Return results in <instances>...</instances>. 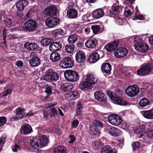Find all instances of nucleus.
I'll return each mask as SVG.
<instances>
[{"instance_id":"obj_61","label":"nucleus","mask_w":153,"mask_h":153,"mask_svg":"<svg viewBox=\"0 0 153 153\" xmlns=\"http://www.w3.org/2000/svg\"><path fill=\"white\" fill-rule=\"evenodd\" d=\"M127 69L126 68H124L120 70V71L122 72V73L124 76H126L128 74V73H127Z\"/></svg>"},{"instance_id":"obj_55","label":"nucleus","mask_w":153,"mask_h":153,"mask_svg":"<svg viewBox=\"0 0 153 153\" xmlns=\"http://www.w3.org/2000/svg\"><path fill=\"white\" fill-rule=\"evenodd\" d=\"M82 108V105L79 102L77 104V114H80L81 110Z\"/></svg>"},{"instance_id":"obj_48","label":"nucleus","mask_w":153,"mask_h":153,"mask_svg":"<svg viewBox=\"0 0 153 153\" xmlns=\"http://www.w3.org/2000/svg\"><path fill=\"white\" fill-rule=\"evenodd\" d=\"M68 41L70 44L74 43L76 41V38L73 36H70L68 37Z\"/></svg>"},{"instance_id":"obj_12","label":"nucleus","mask_w":153,"mask_h":153,"mask_svg":"<svg viewBox=\"0 0 153 153\" xmlns=\"http://www.w3.org/2000/svg\"><path fill=\"white\" fill-rule=\"evenodd\" d=\"M119 43V40H115L105 45V48L107 51L111 52L114 51L118 47Z\"/></svg>"},{"instance_id":"obj_31","label":"nucleus","mask_w":153,"mask_h":153,"mask_svg":"<svg viewBox=\"0 0 153 153\" xmlns=\"http://www.w3.org/2000/svg\"><path fill=\"white\" fill-rule=\"evenodd\" d=\"M73 88L72 85L67 82L63 83L61 86L62 90L63 92L69 91L71 90Z\"/></svg>"},{"instance_id":"obj_25","label":"nucleus","mask_w":153,"mask_h":153,"mask_svg":"<svg viewBox=\"0 0 153 153\" xmlns=\"http://www.w3.org/2000/svg\"><path fill=\"white\" fill-rule=\"evenodd\" d=\"M85 80L91 82L92 84H96L97 81V79L95 76L91 74H88L87 75Z\"/></svg>"},{"instance_id":"obj_11","label":"nucleus","mask_w":153,"mask_h":153,"mask_svg":"<svg viewBox=\"0 0 153 153\" xmlns=\"http://www.w3.org/2000/svg\"><path fill=\"white\" fill-rule=\"evenodd\" d=\"M58 18L55 17H48L45 20L46 25L48 27L53 28L57 26L59 23Z\"/></svg>"},{"instance_id":"obj_47","label":"nucleus","mask_w":153,"mask_h":153,"mask_svg":"<svg viewBox=\"0 0 153 153\" xmlns=\"http://www.w3.org/2000/svg\"><path fill=\"white\" fill-rule=\"evenodd\" d=\"M51 86H49L48 85H47L45 86V92L48 94V96L52 94V89Z\"/></svg>"},{"instance_id":"obj_60","label":"nucleus","mask_w":153,"mask_h":153,"mask_svg":"<svg viewBox=\"0 0 153 153\" xmlns=\"http://www.w3.org/2000/svg\"><path fill=\"white\" fill-rule=\"evenodd\" d=\"M146 136L150 138H153V131H149L146 134Z\"/></svg>"},{"instance_id":"obj_26","label":"nucleus","mask_w":153,"mask_h":153,"mask_svg":"<svg viewBox=\"0 0 153 153\" xmlns=\"http://www.w3.org/2000/svg\"><path fill=\"white\" fill-rule=\"evenodd\" d=\"M25 48L30 50H36L38 49L37 45L34 43L26 42L24 45Z\"/></svg>"},{"instance_id":"obj_14","label":"nucleus","mask_w":153,"mask_h":153,"mask_svg":"<svg viewBox=\"0 0 153 153\" xmlns=\"http://www.w3.org/2000/svg\"><path fill=\"white\" fill-rule=\"evenodd\" d=\"M128 53V51L124 47H120L114 52L115 55L118 58L123 57L126 56Z\"/></svg>"},{"instance_id":"obj_46","label":"nucleus","mask_w":153,"mask_h":153,"mask_svg":"<svg viewBox=\"0 0 153 153\" xmlns=\"http://www.w3.org/2000/svg\"><path fill=\"white\" fill-rule=\"evenodd\" d=\"M91 28L92 30L94 33V34L97 33L100 31V30L99 25H92L91 27Z\"/></svg>"},{"instance_id":"obj_19","label":"nucleus","mask_w":153,"mask_h":153,"mask_svg":"<svg viewBox=\"0 0 153 153\" xmlns=\"http://www.w3.org/2000/svg\"><path fill=\"white\" fill-rule=\"evenodd\" d=\"M97 44V39L94 38L88 39L85 42V46L89 48H95Z\"/></svg>"},{"instance_id":"obj_54","label":"nucleus","mask_w":153,"mask_h":153,"mask_svg":"<svg viewBox=\"0 0 153 153\" xmlns=\"http://www.w3.org/2000/svg\"><path fill=\"white\" fill-rule=\"evenodd\" d=\"M21 149V147L19 145L16 144L13 147H12L13 151L14 152H17Z\"/></svg>"},{"instance_id":"obj_51","label":"nucleus","mask_w":153,"mask_h":153,"mask_svg":"<svg viewBox=\"0 0 153 153\" xmlns=\"http://www.w3.org/2000/svg\"><path fill=\"white\" fill-rule=\"evenodd\" d=\"M93 123L96 126L100 127L102 128L103 127V125L101 122L97 120H94L93 122Z\"/></svg>"},{"instance_id":"obj_17","label":"nucleus","mask_w":153,"mask_h":153,"mask_svg":"<svg viewBox=\"0 0 153 153\" xmlns=\"http://www.w3.org/2000/svg\"><path fill=\"white\" fill-rule=\"evenodd\" d=\"M32 129L31 126L29 124H26L22 126L21 128L20 132L22 134L27 135L31 133Z\"/></svg>"},{"instance_id":"obj_44","label":"nucleus","mask_w":153,"mask_h":153,"mask_svg":"<svg viewBox=\"0 0 153 153\" xmlns=\"http://www.w3.org/2000/svg\"><path fill=\"white\" fill-rule=\"evenodd\" d=\"M102 145L100 141L99 140L95 141L92 144V147L95 150L100 149Z\"/></svg>"},{"instance_id":"obj_63","label":"nucleus","mask_w":153,"mask_h":153,"mask_svg":"<svg viewBox=\"0 0 153 153\" xmlns=\"http://www.w3.org/2000/svg\"><path fill=\"white\" fill-rule=\"evenodd\" d=\"M18 38V36L16 34H13L9 36V38L10 39H16Z\"/></svg>"},{"instance_id":"obj_13","label":"nucleus","mask_w":153,"mask_h":153,"mask_svg":"<svg viewBox=\"0 0 153 153\" xmlns=\"http://www.w3.org/2000/svg\"><path fill=\"white\" fill-rule=\"evenodd\" d=\"M134 47L137 51L142 53L146 52L149 48L148 45L142 42L136 43L134 45Z\"/></svg>"},{"instance_id":"obj_10","label":"nucleus","mask_w":153,"mask_h":153,"mask_svg":"<svg viewBox=\"0 0 153 153\" xmlns=\"http://www.w3.org/2000/svg\"><path fill=\"white\" fill-rule=\"evenodd\" d=\"M64 75L68 81L75 82L76 81V73L72 70H67L65 72Z\"/></svg>"},{"instance_id":"obj_43","label":"nucleus","mask_w":153,"mask_h":153,"mask_svg":"<svg viewBox=\"0 0 153 153\" xmlns=\"http://www.w3.org/2000/svg\"><path fill=\"white\" fill-rule=\"evenodd\" d=\"M74 46L73 45H67L65 46V50L67 53H71L74 51Z\"/></svg>"},{"instance_id":"obj_1","label":"nucleus","mask_w":153,"mask_h":153,"mask_svg":"<svg viewBox=\"0 0 153 153\" xmlns=\"http://www.w3.org/2000/svg\"><path fill=\"white\" fill-rule=\"evenodd\" d=\"M48 142V139L45 136L40 137H36L31 140L30 142L31 146L36 149H39L47 145Z\"/></svg>"},{"instance_id":"obj_6","label":"nucleus","mask_w":153,"mask_h":153,"mask_svg":"<svg viewBox=\"0 0 153 153\" xmlns=\"http://www.w3.org/2000/svg\"><path fill=\"white\" fill-rule=\"evenodd\" d=\"M139 92V89L138 86L136 85L128 86L125 90L126 94L130 97H134L137 95Z\"/></svg>"},{"instance_id":"obj_37","label":"nucleus","mask_w":153,"mask_h":153,"mask_svg":"<svg viewBox=\"0 0 153 153\" xmlns=\"http://www.w3.org/2000/svg\"><path fill=\"white\" fill-rule=\"evenodd\" d=\"M53 42V40L50 38L44 39L41 40L40 43L42 45L45 46L51 45Z\"/></svg>"},{"instance_id":"obj_27","label":"nucleus","mask_w":153,"mask_h":153,"mask_svg":"<svg viewBox=\"0 0 153 153\" xmlns=\"http://www.w3.org/2000/svg\"><path fill=\"white\" fill-rule=\"evenodd\" d=\"M28 4V2L26 0H19L18 1L16 4V7L18 10H23L24 7Z\"/></svg>"},{"instance_id":"obj_18","label":"nucleus","mask_w":153,"mask_h":153,"mask_svg":"<svg viewBox=\"0 0 153 153\" xmlns=\"http://www.w3.org/2000/svg\"><path fill=\"white\" fill-rule=\"evenodd\" d=\"M92 84L87 80L80 83L79 88L84 91L88 89L91 90L92 88Z\"/></svg>"},{"instance_id":"obj_40","label":"nucleus","mask_w":153,"mask_h":153,"mask_svg":"<svg viewBox=\"0 0 153 153\" xmlns=\"http://www.w3.org/2000/svg\"><path fill=\"white\" fill-rule=\"evenodd\" d=\"M49 114L51 118H54L58 114V111L55 108H51L49 110Z\"/></svg>"},{"instance_id":"obj_59","label":"nucleus","mask_w":153,"mask_h":153,"mask_svg":"<svg viewBox=\"0 0 153 153\" xmlns=\"http://www.w3.org/2000/svg\"><path fill=\"white\" fill-rule=\"evenodd\" d=\"M140 130L141 132H145L146 131V127L145 126L143 125H140L139 126Z\"/></svg>"},{"instance_id":"obj_39","label":"nucleus","mask_w":153,"mask_h":153,"mask_svg":"<svg viewBox=\"0 0 153 153\" xmlns=\"http://www.w3.org/2000/svg\"><path fill=\"white\" fill-rule=\"evenodd\" d=\"M67 14L68 16L70 18H74L76 15V11L75 9H71L68 11Z\"/></svg>"},{"instance_id":"obj_5","label":"nucleus","mask_w":153,"mask_h":153,"mask_svg":"<svg viewBox=\"0 0 153 153\" xmlns=\"http://www.w3.org/2000/svg\"><path fill=\"white\" fill-rule=\"evenodd\" d=\"M57 13V9L56 7L53 5L47 7L43 12L44 15L45 17L56 16Z\"/></svg>"},{"instance_id":"obj_15","label":"nucleus","mask_w":153,"mask_h":153,"mask_svg":"<svg viewBox=\"0 0 153 153\" xmlns=\"http://www.w3.org/2000/svg\"><path fill=\"white\" fill-rule=\"evenodd\" d=\"M107 129L109 134L114 137L119 136L121 133V131L119 128L114 127L108 126L107 127Z\"/></svg>"},{"instance_id":"obj_30","label":"nucleus","mask_w":153,"mask_h":153,"mask_svg":"<svg viewBox=\"0 0 153 153\" xmlns=\"http://www.w3.org/2000/svg\"><path fill=\"white\" fill-rule=\"evenodd\" d=\"M100 56L96 52L93 53L88 58V60L91 63H94L97 62L99 59Z\"/></svg>"},{"instance_id":"obj_38","label":"nucleus","mask_w":153,"mask_h":153,"mask_svg":"<svg viewBox=\"0 0 153 153\" xmlns=\"http://www.w3.org/2000/svg\"><path fill=\"white\" fill-rule=\"evenodd\" d=\"M60 57V56L58 53L53 52L51 54L50 59L52 62H55L58 60Z\"/></svg>"},{"instance_id":"obj_56","label":"nucleus","mask_w":153,"mask_h":153,"mask_svg":"<svg viewBox=\"0 0 153 153\" xmlns=\"http://www.w3.org/2000/svg\"><path fill=\"white\" fill-rule=\"evenodd\" d=\"M20 120H21L18 117V116L16 114L12 117L10 119V121H15Z\"/></svg>"},{"instance_id":"obj_49","label":"nucleus","mask_w":153,"mask_h":153,"mask_svg":"<svg viewBox=\"0 0 153 153\" xmlns=\"http://www.w3.org/2000/svg\"><path fill=\"white\" fill-rule=\"evenodd\" d=\"M132 147L134 150L138 149L140 146V143L137 142H134L132 143Z\"/></svg>"},{"instance_id":"obj_20","label":"nucleus","mask_w":153,"mask_h":153,"mask_svg":"<svg viewBox=\"0 0 153 153\" xmlns=\"http://www.w3.org/2000/svg\"><path fill=\"white\" fill-rule=\"evenodd\" d=\"M62 47V44L59 42H52L50 45L49 50L51 51H57L60 49Z\"/></svg>"},{"instance_id":"obj_64","label":"nucleus","mask_w":153,"mask_h":153,"mask_svg":"<svg viewBox=\"0 0 153 153\" xmlns=\"http://www.w3.org/2000/svg\"><path fill=\"white\" fill-rule=\"evenodd\" d=\"M43 112L44 118L45 119H47L48 117V115L47 111L46 110L43 109Z\"/></svg>"},{"instance_id":"obj_9","label":"nucleus","mask_w":153,"mask_h":153,"mask_svg":"<svg viewBox=\"0 0 153 153\" xmlns=\"http://www.w3.org/2000/svg\"><path fill=\"white\" fill-rule=\"evenodd\" d=\"M37 27V23L33 20L30 19L26 21L24 24L23 27L26 31H33Z\"/></svg>"},{"instance_id":"obj_2","label":"nucleus","mask_w":153,"mask_h":153,"mask_svg":"<svg viewBox=\"0 0 153 153\" xmlns=\"http://www.w3.org/2000/svg\"><path fill=\"white\" fill-rule=\"evenodd\" d=\"M107 94L114 103L116 104L123 105L128 104V103L125 100L121 98L122 95V91H117L116 92V94L114 96L112 95V93L110 92L107 93Z\"/></svg>"},{"instance_id":"obj_45","label":"nucleus","mask_w":153,"mask_h":153,"mask_svg":"<svg viewBox=\"0 0 153 153\" xmlns=\"http://www.w3.org/2000/svg\"><path fill=\"white\" fill-rule=\"evenodd\" d=\"M77 47H82L84 45V39L81 38L80 36L77 37Z\"/></svg>"},{"instance_id":"obj_3","label":"nucleus","mask_w":153,"mask_h":153,"mask_svg":"<svg viewBox=\"0 0 153 153\" xmlns=\"http://www.w3.org/2000/svg\"><path fill=\"white\" fill-rule=\"evenodd\" d=\"M153 70V65L150 63H146L141 65L137 72L139 75H146L149 74Z\"/></svg>"},{"instance_id":"obj_22","label":"nucleus","mask_w":153,"mask_h":153,"mask_svg":"<svg viewBox=\"0 0 153 153\" xmlns=\"http://www.w3.org/2000/svg\"><path fill=\"white\" fill-rule=\"evenodd\" d=\"M63 30L62 29H56L52 33V37L55 40H58V39L61 38L62 36Z\"/></svg>"},{"instance_id":"obj_16","label":"nucleus","mask_w":153,"mask_h":153,"mask_svg":"<svg viewBox=\"0 0 153 153\" xmlns=\"http://www.w3.org/2000/svg\"><path fill=\"white\" fill-rule=\"evenodd\" d=\"M94 96L95 99L99 102H105L106 101L105 95L101 91H97L95 92Z\"/></svg>"},{"instance_id":"obj_42","label":"nucleus","mask_w":153,"mask_h":153,"mask_svg":"<svg viewBox=\"0 0 153 153\" xmlns=\"http://www.w3.org/2000/svg\"><path fill=\"white\" fill-rule=\"evenodd\" d=\"M123 8V7L121 5H116L115 4H114L111 7V10L113 11L116 12L117 13H119L122 11Z\"/></svg>"},{"instance_id":"obj_7","label":"nucleus","mask_w":153,"mask_h":153,"mask_svg":"<svg viewBox=\"0 0 153 153\" xmlns=\"http://www.w3.org/2000/svg\"><path fill=\"white\" fill-rule=\"evenodd\" d=\"M109 122L114 126H118L122 122L121 117L119 115L113 114L110 115L108 118Z\"/></svg>"},{"instance_id":"obj_35","label":"nucleus","mask_w":153,"mask_h":153,"mask_svg":"<svg viewBox=\"0 0 153 153\" xmlns=\"http://www.w3.org/2000/svg\"><path fill=\"white\" fill-rule=\"evenodd\" d=\"M65 98L69 101L75 100L76 98V92L74 91L65 95Z\"/></svg>"},{"instance_id":"obj_36","label":"nucleus","mask_w":153,"mask_h":153,"mask_svg":"<svg viewBox=\"0 0 153 153\" xmlns=\"http://www.w3.org/2000/svg\"><path fill=\"white\" fill-rule=\"evenodd\" d=\"M67 152L66 148L62 145L57 146L54 150V153H67Z\"/></svg>"},{"instance_id":"obj_33","label":"nucleus","mask_w":153,"mask_h":153,"mask_svg":"<svg viewBox=\"0 0 153 153\" xmlns=\"http://www.w3.org/2000/svg\"><path fill=\"white\" fill-rule=\"evenodd\" d=\"M25 109L21 108H18L16 109V114L20 119L26 117V115H25Z\"/></svg>"},{"instance_id":"obj_32","label":"nucleus","mask_w":153,"mask_h":153,"mask_svg":"<svg viewBox=\"0 0 153 153\" xmlns=\"http://www.w3.org/2000/svg\"><path fill=\"white\" fill-rule=\"evenodd\" d=\"M101 153H117L116 150L113 151L109 145L103 146L101 150Z\"/></svg>"},{"instance_id":"obj_4","label":"nucleus","mask_w":153,"mask_h":153,"mask_svg":"<svg viewBox=\"0 0 153 153\" xmlns=\"http://www.w3.org/2000/svg\"><path fill=\"white\" fill-rule=\"evenodd\" d=\"M59 77L57 73L53 71L52 70H50L46 72L43 76V79L47 82H54L59 79Z\"/></svg>"},{"instance_id":"obj_24","label":"nucleus","mask_w":153,"mask_h":153,"mask_svg":"<svg viewBox=\"0 0 153 153\" xmlns=\"http://www.w3.org/2000/svg\"><path fill=\"white\" fill-rule=\"evenodd\" d=\"M104 13L102 9H98L94 10L92 13V16L95 19H98L104 15Z\"/></svg>"},{"instance_id":"obj_21","label":"nucleus","mask_w":153,"mask_h":153,"mask_svg":"<svg viewBox=\"0 0 153 153\" xmlns=\"http://www.w3.org/2000/svg\"><path fill=\"white\" fill-rule=\"evenodd\" d=\"M40 62L39 58L36 56H33L29 61L30 65L33 67L38 66L40 64Z\"/></svg>"},{"instance_id":"obj_52","label":"nucleus","mask_w":153,"mask_h":153,"mask_svg":"<svg viewBox=\"0 0 153 153\" xmlns=\"http://www.w3.org/2000/svg\"><path fill=\"white\" fill-rule=\"evenodd\" d=\"M115 21L117 24L120 25H122L124 23L123 20L122 18H116Z\"/></svg>"},{"instance_id":"obj_62","label":"nucleus","mask_w":153,"mask_h":153,"mask_svg":"<svg viewBox=\"0 0 153 153\" xmlns=\"http://www.w3.org/2000/svg\"><path fill=\"white\" fill-rule=\"evenodd\" d=\"M6 138L5 137H1L0 139V146L2 145L5 142V139Z\"/></svg>"},{"instance_id":"obj_29","label":"nucleus","mask_w":153,"mask_h":153,"mask_svg":"<svg viewBox=\"0 0 153 153\" xmlns=\"http://www.w3.org/2000/svg\"><path fill=\"white\" fill-rule=\"evenodd\" d=\"M142 114L145 118L148 119H153V109L143 111Z\"/></svg>"},{"instance_id":"obj_41","label":"nucleus","mask_w":153,"mask_h":153,"mask_svg":"<svg viewBox=\"0 0 153 153\" xmlns=\"http://www.w3.org/2000/svg\"><path fill=\"white\" fill-rule=\"evenodd\" d=\"M149 100L145 98H143L140 100L139 102V105L142 107L146 106L149 104Z\"/></svg>"},{"instance_id":"obj_23","label":"nucleus","mask_w":153,"mask_h":153,"mask_svg":"<svg viewBox=\"0 0 153 153\" xmlns=\"http://www.w3.org/2000/svg\"><path fill=\"white\" fill-rule=\"evenodd\" d=\"M5 91L0 93V97H3L7 96L11 94L12 90V88L11 85H7L4 88Z\"/></svg>"},{"instance_id":"obj_28","label":"nucleus","mask_w":153,"mask_h":153,"mask_svg":"<svg viewBox=\"0 0 153 153\" xmlns=\"http://www.w3.org/2000/svg\"><path fill=\"white\" fill-rule=\"evenodd\" d=\"M101 68V70L103 72L107 73L111 71V66L110 63L106 62L102 64Z\"/></svg>"},{"instance_id":"obj_53","label":"nucleus","mask_w":153,"mask_h":153,"mask_svg":"<svg viewBox=\"0 0 153 153\" xmlns=\"http://www.w3.org/2000/svg\"><path fill=\"white\" fill-rule=\"evenodd\" d=\"M4 22L7 27H10L11 26H13L11 20L10 19H7L6 20H5Z\"/></svg>"},{"instance_id":"obj_57","label":"nucleus","mask_w":153,"mask_h":153,"mask_svg":"<svg viewBox=\"0 0 153 153\" xmlns=\"http://www.w3.org/2000/svg\"><path fill=\"white\" fill-rule=\"evenodd\" d=\"M93 132L94 135L98 136H99L100 134V131L97 128H94Z\"/></svg>"},{"instance_id":"obj_34","label":"nucleus","mask_w":153,"mask_h":153,"mask_svg":"<svg viewBox=\"0 0 153 153\" xmlns=\"http://www.w3.org/2000/svg\"><path fill=\"white\" fill-rule=\"evenodd\" d=\"M85 53L82 51H79L77 52V62L82 63L85 60Z\"/></svg>"},{"instance_id":"obj_8","label":"nucleus","mask_w":153,"mask_h":153,"mask_svg":"<svg viewBox=\"0 0 153 153\" xmlns=\"http://www.w3.org/2000/svg\"><path fill=\"white\" fill-rule=\"evenodd\" d=\"M74 65L73 62L68 57L63 58L59 64V65L64 69L70 68L73 66Z\"/></svg>"},{"instance_id":"obj_50","label":"nucleus","mask_w":153,"mask_h":153,"mask_svg":"<svg viewBox=\"0 0 153 153\" xmlns=\"http://www.w3.org/2000/svg\"><path fill=\"white\" fill-rule=\"evenodd\" d=\"M7 122V119L4 117H0V126H2Z\"/></svg>"},{"instance_id":"obj_58","label":"nucleus","mask_w":153,"mask_h":153,"mask_svg":"<svg viewBox=\"0 0 153 153\" xmlns=\"http://www.w3.org/2000/svg\"><path fill=\"white\" fill-rule=\"evenodd\" d=\"M132 13L133 12H132L129 9L126 10L124 12V14L126 16H131Z\"/></svg>"}]
</instances>
